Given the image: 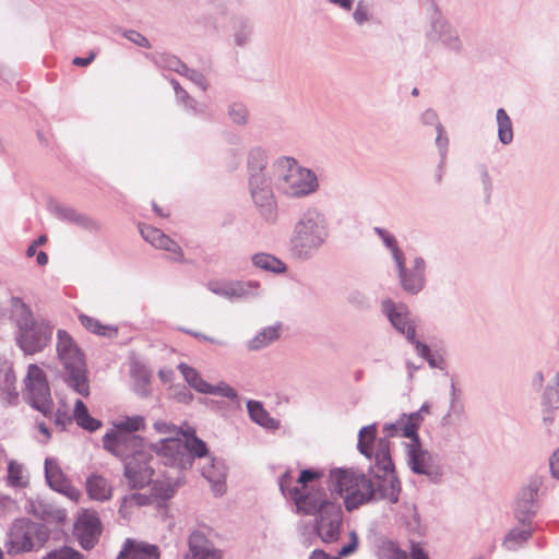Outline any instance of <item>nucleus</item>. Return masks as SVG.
I'll use <instances>...</instances> for the list:
<instances>
[{"mask_svg":"<svg viewBox=\"0 0 559 559\" xmlns=\"http://www.w3.org/2000/svg\"><path fill=\"white\" fill-rule=\"evenodd\" d=\"M374 463L382 475L377 474L378 486L374 488L370 478L353 469H334L331 472L332 481L344 495L345 506L352 511L367 502L386 499L396 503L400 493V481L394 475V465L390 454V443L380 440L377 445Z\"/></svg>","mask_w":559,"mask_h":559,"instance_id":"1","label":"nucleus"},{"mask_svg":"<svg viewBox=\"0 0 559 559\" xmlns=\"http://www.w3.org/2000/svg\"><path fill=\"white\" fill-rule=\"evenodd\" d=\"M323 477L320 469H302L297 483L292 487V471L287 469L280 478L281 491L289 497L299 512L307 515H319L337 504L324 488L317 487L318 481Z\"/></svg>","mask_w":559,"mask_h":559,"instance_id":"2","label":"nucleus"},{"mask_svg":"<svg viewBox=\"0 0 559 559\" xmlns=\"http://www.w3.org/2000/svg\"><path fill=\"white\" fill-rule=\"evenodd\" d=\"M57 356L63 367L64 382L82 396L90 395L88 370L84 353L72 336L59 330L57 333Z\"/></svg>","mask_w":559,"mask_h":559,"instance_id":"3","label":"nucleus"},{"mask_svg":"<svg viewBox=\"0 0 559 559\" xmlns=\"http://www.w3.org/2000/svg\"><path fill=\"white\" fill-rule=\"evenodd\" d=\"M275 174L283 192L292 197L309 194L318 187L314 174L300 167L295 159L289 157H283L276 162Z\"/></svg>","mask_w":559,"mask_h":559,"instance_id":"4","label":"nucleus"},{"mask_svg":"<svg viewBox=\"0 0 559 559\" xmlns=\"http://www.w3.org/2000/svg\"><path fill=\"white\" fill-rule=\"evenodd\" d=\"M23 383L24 395L31 405L45 416L50 415L53 403L45 371L36 364L28 365Z\"/></svg>","mask_w":559,"mask_h":559,"instance_id":"5","label":"nucleus"},{"mask_svg":"<svg viewBox=\"0 0 559 559\" xmlns=\"http://www.w3.org/2000/svg\"><path fill=\"white\" fill-rule=\"evenodd\" d=\"M46 536L40 526L27 519L16 520L5 544L9 555H19L31 551L36 545L41 546Z\"/></svg>","mask_w":559,"mask_h":559,"instance_id":"6","label":"nucleus"},{"mask_svg":"<svg viewBox=\"0 0 559 559\" xmlns=\"http://www.w3.org/2000/svg\"><path fill=\"white\" fill-rule=\"evenodd\" d=\"M325 233L314 214L305 215L295 227V235L292 239L293 249L298 254H307L311 249L318 248Z\"/></svg>","mask_w":559,"mask_h":559,"instance_id":"7","label":"nucleus"},{"mask_svg":"<svg viewBox=\"0 0 559 559\" xmlns=\"http://www.w3.org/2000/svg\"><path fill=\"white\" fill-rule=\"evenodd\" d=\"M250 191L255 205L266 222H274L277 216V206L265 175L260 173L251 174Z\"/></svg>","mask_w":559,"mask_h":559,"instance_id":"8","label":"nucleus"},{"mask_svg":"<svg viewBox=\"0 0 559 559\" xmlns=\"http://www.w3.org/2000/svg\"><path fill=\"white\" fill-rule=\"evenodd\" d=\"M176 486L170 481L154 480L152 493L150 496L142 493H131L122 499L119 512L124 519L131 518L135 510L151 504L153 499L167 500L173 497Z\"/></svg>","mask_w":559,"mask_h":559,"instance_id":"9","label":"nucleus"},{"mask_svg":"<svg viewBox=\"0 0 559 559\" xmlns=\"http://www.w3.org/2000/svg\"><path fill=\"white\" fill-rule=\"evenodd\" d=\"M103 444L108 452L124 461L135 456L138 450H146L141 437L112 429L103 437Z\"/></svg>","mask_w":559,"mask_h":559,"instance_id":"10","label":"nucleus"},{"mask_svg":"<svg viewBox=\"0 0 559 559\" xmlns=\"http://www.w3.org/2000/svg\"><path fill=\"white\" fill-rule=\"evenodd\" d=\"M151 454L147 450H138L136 455L127 460L124 476L128 485L133 489H142L152 481L153 468L148 465Z\"/></svg>","mask_w":559,"mask_h":559,"instance_id":"11","label":"nucleus"},{"mask_svg":"<svg viewBox=\"0 0 559 559\" xmlns=\"http://www.w3.org/2000/svg\"><path fill=\"white\" fill-rule=\"evenodd\" d=\"M52 329L43 323L35 322L29 326L20 330L17 343L21 349L27 355L41 352L50 342Z\"/></svg>","mask_w":559,"mask_h":559,"instance_id":"12","label":"nucleus"},{"mask_svg":"<svg viewBox=\"0 0 559 559\" xmlns=\"http://www.w3.org/2000/svg\"><path fill=\"white\" fill-rule=\"evenodd\" d=\"M102 532L100 521L95 512L84 511L74 527L75 536L84 549H92Z\"/></svg>","mask_w":559,"mask_h":559,"instance_id":"13","label":"nucleus"},{"mask_svg":"<svg viewBox=\"0 0 559 559\" xmlns=\"http://www.w3.org/2000/svg\"><path fill=\"white\" fill-rule=\"evenodd\" d=\"M178 369L180 370L189 385L200 393L215 394L228 399H235L237 396L236 391L228 384L219 383L217 385H211L201 378V376L195 369L189 367L186 364H180L178 366Z\"/></svg>","mask_w":559,"mask_h":559,"instance_id":"14","label":"nucleus"},{"mask_svg":"<svg viewBox=\"0 0 559 559\" xmlns=\"http://www.w3.org/2000/svg\"><path fill=\"white\" fill-rule=\"evenodd\" d=\"M342 524V510L337 503L318 515L316 530L324 543L335 542L340 536Z\"/></svg>","mask_w":559,"mask_h":559,"instance_id":"15","label":"nucleus"},{"mask_svg":"<svg viewBox=\"0 0 559 559\" xmlns=\"http://www.w3.org/2000/svg\"><path fill=\"white\" fill-rule=\"evenodd\" d=\"M189 551L183 559H222L223 554L213 547L206 533L202 530L193 531L188 539Z\"/></svg>","mask_w":559,"mask_h":559,"instance_id":"16","label":"nucleus"},{"mask_svg":"<svg viewBox=\"0 0 559 559\" xmlns=\"http://www.w3.org/2000/svg\"><path fill=\"white\" fill-rule=\"evenodd\" d=\"M141 235L156 249L170 252L174 261L181 263L186 262L181 247L160 229L153 226H143L141 228Z\"/></svg>","mask_w":559,"mask_h":559,"instance_id":"17","label":"nucleus"},{"mask_svg":"<svg viewBox=\"0 0 559 559\" xmlns=\"http://www.w3.org/2000/svg\"><path fill=\"white\" fill-rule=\"evenodd\" d=\"M421 425L420 413H412L409 415H402L395 423L388 424L383 430L386 437H405L409 438L413 442L418 441V429Z\"/></svg>","mask_w":559,"mask_h":559,"instance_id":"18","label":"nucleus"},{"mask_svg":"<svg viewBox=\"0 0 559 559\" xmlns=\"http://www.w3.org/2000/svg\"><path fill=\"white\" fill-rule=\"evenodd\" d=\"M158 546L144 540L127 538L117 559H159Z\"/></svg>","mask_w":559,"mask_h":559,"instance_id":"19","label":"nucleus"},{"mask_svg":"<svg viewBox=\"0 0 559 559\" xmlns=\"http://www.w3.org/2000/svg\"><path fill=\"white\" fill-rule=\"evenodd\" d=\"M397 266L400 270L401 284L404 290L412 294L418 293L424 286V260L416 258L412 270L405 269L404 260L402 261V264H397Z\"/></svg>","mask_w":559,"mask_h":559,"instance_id":"20","label":"nucleus"},{"mask_svg":"<svg viewBox=\"0 0 559 559\" xmlns=\"http://www.w3.org/2000/svg\"><path fill=\"white\" fill-rule=\"evenodd\" d=\"M382 307L393 326L405 334L409 341H413L416 336V331L413 323L408 320L407 311L402 307L397 308L390 299L384 300Z\"/></svg>","mask_w":559,"mask_h":559,"instance_id":"21","label":"nucleus"},{"mask_svg":"<svg viewBox=\"0 0 559 559\" xmlns=\"http://www.w3.org/2000/svg\"><path fill=\"white\" fill-rule=\"evenodd\" d=\"M154 449L169 464L183 465L186 462L190 464V457L185 453L183 442L178 437L166 438Z\"/></svg>","mask_w":559,"mask_h":559,"instance_id":"22","label":"nucleus"},{"mask_svg":"<svg viewBox=\"0 0 559 559\" xmlns=\"http://www.w3.org/2000/svg\"><path fill=\"white\" fill-rule=\"evenodd\" d=\"M407 456L408 464L413 472L417 474H429L431 456L427 451L420 448L419 440L408 445Z\"/></svg>","mask_w":559,"mask_h":559,"instance_id":"23","label":"nucleus"},{"mask_svg":"<svg viewBox=\"0 0 559 559\" xmlns=\"http://www.w3.org/2000/svg\"><path fill=\"white\" fill-rule=\"evenodd\" d=\"M86 491L90 498L105 501L111 498L112 487L104 476L93 474L86 480Z\"/></svg>","mask_w":559,"mask_h":559,"instance_id":"24","label":"nucleus"},{"mask_svg":"<svg viewBox=\"0 0 559 559\" xmlns=\"http://www.w3.org/2000/svg\"><path fill=\"white\" fill-rule=\"evenodd\" d=\"M381 439L377 440V427L374 425L362 427L358 436V449L366 457L374 459L377 445ZM388 443L389 441L384 439Z\"/></svg>","mask_w":559,"mask_h":559,"instance_id":"25","label":"nucleus"},{"mask_svg":"<svg viewBox=\"0 0 559 559\" xmlns=\"http://www.w3.org/2000/svg\"><path fill=\"white\" fill-rule=\"evenodd\" d=\"M11 318L19 330L36 322L29 307L19 297H12L11 299Z\"/></svg>","mask_w":559,"mask_h":559,"instance_id":"26","label":"nucleus"},{"mask_svg":"<svg viewBox=\"0 0 559 559\" xmlns=\"http://www.w3.org/2000/svg\"><path fill=\"white\" fill-rule=\"evenodd\" d=\"M73 417L80 427L88 431H95L102 426L99 420L88 414L87 407L81 400L75 402Z\"/></svg>","mask_w":559,"mask_h":559,"instance_id":"27","label":"nucleus"},{"mask_svg":"<svg viewBox=\"0 0 559 559\" xmlns=\"http://www.w3.org/2000/svg\"><path fill=\"white\" fill-rule=\"evenodd\" d=\"M182 436L185 437V453L188 451L192 456L203 457L207 454L206 444L195 436L193 428H187Z\"/></svg>","mask_w":559,"mask_h":559,"instance_id":"28","label":"nucleus"},{"mask_svg":"<svg viewBox=\"0 0 559 559\" xmlns=\"http://www.w3.org/2000/svg\"><path fill=\"white\" fill-rule=\"evenodd\" d=\"M45 472L47 481L52 489L64 488L68 480L55 460L47 459L45 461Z\"/></svg>","mask_w":559,"mask_h":559,"instance_id":"29","label":"nucleus"},{"mask_svg":"<svg viewBox=\"0 0 559 559\" xmlns=\"http://www.w3.org/2000/svg\"><path fill=\"white\" fill-rule=\"evenodd\" d=\"M79 320L81 324L90 332L102 335L112 337L117 335V329L110 325L102 324L97 319L88 317L86 314H80Z\"/></svg>","mask_w":559,"mask_h":559,"instance_id":"30","label":"nucleus"},{"mask_svg":"<svg viewBox=\"0 0 559 559\" xmlns=\"http://www.w3.org/2000/svg\"><path fill=\"white\" fill-rule=\"evenodd\" d=\"M538 490L537 484H532L528 487L524 488L518 499V518L523 521L522 516H526L531 508L533 507L534 499L536 497Z\"/></svg>","mask_w":559,"mask_h":559,"instance_id":"31","label":"nucleus"},{"mask_svg":"<svg viewBox=\"0 0 559 559\" xmlns=\"http://www.w3.org/2000/svg\"><path fill=\"white\" fill-rule=\"evenodd\" d=\"M145 419L143 416L135 415L124 417L114 424L112 430L124 432L126 435H134V432L144 429Z\"/></svg>","mask_w":559,"mask_h":559,"instance_id":"32","label":"nucleus"},{"mask_svg":"<svg viewBox=\"0 0 559 559\" xmlns=\"http://www.w3.org/2000/svg\"><path fill=\"white\" fill-rule=\"evenodd\" d=\"M498 135L503 144H509L513 140L512 122L504 109L497 110Z\"/></svg>","mask_w":559,"mask_h":559,"instance_id":"33","label":"nucleus"},{"mask_svg":"<svg viewBox=\"0 0 559 559\" xmlns=\"http://www.w3.org/2000/svg\"><path fill=\"white\" fill-rule=\"evenodd\" d=\"M253 264L260 269L281 273L285 271V264L277 258L266 254L259 253L252 258Z\"/></svg>","mask_w":559,"mask_h":559,"instance_id":"34","label":"nucleus"},{"mask_svg":"<svg viewBox=\"0 0 559 559\" xmlns=\"http://www.w3.org/2000/svg\"><path fill=\"white\" fill-rule=\"evenodd\" d=\"M280 337V326H269L260 332L249 344L252 350L267 346Z\"/></svg>","mask_w":559,"mask_h":559,"instance_id":"35","label":"nucleus"},{"mask_svg":"<svg viewBox=\"0 0 559 559\" xmlns=\"http://www.w3.org/2000/svg\"><path fill=\"white\" fill-rule=\"evenodd\" d=\"M248 411L252 420L263 427H273L274 420L270 417L269 413L262 407L259 402L249 401Z\"/></svg>","mask_w":559,"mask_h":559,"instance_id":"36","label":"nucleus"},{"mask_svg":"<svg viewBox=\"0 0 559 559\" xmlns=\"http://www.w3.org/2000/svg\"><path fill=\"white\" fill-rule=\"evenodd\" d=\"M8 484L12 487H25L27 485L24 468L15 461H11L8 465Z\"/></svg>","mask_w":559,"mask_h":559,"instance_id":"37","label":"nucleus"},{"mask_svg":"<svg viewBox=\"0 0 559 559\" xmlns=\"http://www.w3.org/2000/svg\"><path fill=\"white\" fill-rule=\"evenodd\" d=\"M380 559H408L406 551L400 549L394 543L385 542L378 550Z\"/></svg>","mask_w":559,"mask_h":559,"instance_id":"38","label":"nucleus"},{"mask_svg":"<svg viewBox=\"0 0 559 559\" xmlns=\"http://www.w3.org/2000/svg\"><path fill=\"white\" fill-rule=\"evenodd\" d=\"M532 535L530 528L511 530L503 540L507 549H513L516 545L526 542Z\"/></svg>","mask_w":559,"mask_h":559,"instance_id":"39","label":"nucleus"},{"mask_svg":"<svg viewBox=\"0 0 559 559\" xmlns=\"http://www.w3.org/2000/svg\"><path fill=\"white\" fill-rule=\"evenodd\" d=\"M40 559H86V557L72 547L63 546L47 552Z\"/></svg>","mask_w":559,"mask_h":559,"instance_id":"40","label":"nucleus"},{"mask_svg":"<svg viewBox=\"0 0 559 559\" xmlns=\"http://www.w3.org/2000/svg\"><path fill=\"white\" fill-rule=\"evenodd\" d=\"M376 230L382 237L386 247L392 250L393 258L396 261V263L402 264V261L404 260V255H403V252L399 249L395 238L392 235L385 234V231L382 229L377 228Z\"/></svg>","mask_w":559,"mask_h":559,"instance_id":"41","label":"nucleus"},{"mask_svg":"<svg viewBox=\"0 0 559 559\" xmlns=\"http://www.w3.org/2000/svg\"><path fill=\"white\" fill-rule=\"evenodd\" d=\"M545 401L552 408L559 407V373L556 377L555 383L547 388Z\"/></svg>","mask_w":559,"mask_h":559,"instance_id":"42","label":"nucleus"},{"mask_svg":"<svg viewBox=\"0 0 559 559\" xmlns=\"http://www.w3.org/2000/svg\"><path fill=\"white\" fill-rule=\"evenodd\" d=\"M153 427L158 433L175 435L176 437L182 436V432L185 431L182 428H178L174 424L164 420L155 421Z\"/></svg>","mask_w":559,"mask_h":559,"instance_id":"43","label":"nucleus"},{"mask_svg":"<svg viewBox=\"0 0 559 559\" xmlns=\"http://www.w3.org/2000/svg\"><path fill=\"white\" fill-rule=\"evenodd\" d=\"M69 218L71 221L76 222L79 225H81L85 228L95 229L98 227L97 222H95L94 219H92L90 217L76 214L74 211L69 212Z\"/></svg>","mask_w":559,"mask_h":559,"instance_id":"44","label":"nucleus"},{"mask_svg":"<svg viewBox=\"0 0 559 559\" xmlns=\"http://www.w3.org/2000/svg\"><path fill=\"white\" fill-rule=\"evenodd\" d=\"M126 37L129 40L133 41L134 44H136L141 47H144V48L151 47L148 40L142 34H140L135 31H129L128 33H126Z\"/></svg>","mask_w":559,"mask_h":559,"instance_id":"45","label":"nucleus"},{"mask_svg":"<svg viewBox=\"0 0 559 559\" xmlns=\"http://www.w3.org/2000/svg\"><path fill=\"white\" fill-rule=\"evenodd\" d=\"M230 116L236 123H243L247 118V110L242 106H234Z\"/></svg>","mask_w":559,"mask_h":559,"instance_id":"46","label":"nucleus"},{"mask_svg":"<svg viewBox=\"0 0 559 559\" xmlns=\"http://www.w3.org/2000/svg\"><path fill=\"white\" fill-rule=\"evenodd\" d=\"M350 544L344 546L340 551H338V556L341 557H346L348 555H350L352 552L355 551V549L357 548V543H358V538H357V535L356 533L352 532L350 533Z\"/></svg>","mask_w":559,"mask_h":559,"instance_id":"47","label":"nucleus"},{"mask_svg":"<svg viewBox=\"0 0 559 559\" xmlns=\"http://www.w3.org/2000/svg\"><path fill=\"white\" fill-rule=\"evenodd\" d=\"M57 491H60L64 493L69 499L78 502L81 498V492L75 487L71 486L69 481L66 484L63 489H58Z\"/></svg>","mask_w":559,"mask_h":559,"instance_id":"48","label":"nucleus"},{"mask_svg":"<svg viewBox=\"0 0 559 559\" xmlns=\"http://www.w3.org/2000/svg\"><path fill=\"white\" fill-rule=\"evenodd\" d=\"M411 342H412L413 344H415V347H416L417 353H418L421 357L426 358V359L430 362V365H431V366H433V361H432V359L430 358V349H429V347H428L426 344H423V343H420V342L416 341L415 338H414L413 341H411Z\"/></svg>","mask_w":559,"mask_h":559,"instance_id":"49","label":"nucleus"},{"mask_svg":"<svg viewBox=\"0 0 559 559\" xmlns=\"http://www.w3.org/2000/svg\"><path fill=\"white\" fill-rule=\"evenodd\" d=\"M3 378H4V388L7 390H11L12 388H14V384L16 382V376H15L14 370L11 367H9L4 370Z\"/></svg>","mask_w":559,"mask_h":559,"instance_id":"50","label":"nucleus"},{"mask_svg":"<svg viewBox=\"0 0 559 559\" xmlns=\"http://www.w3.org/2000/svg\"><path fill=\"white\" fill-rule=\"evenodd\" d=\"M354 19L358 24H362L368 20V11L367 8L359 2L355 12H354Z\"/></svg>","mask_w":559,"mask_h":559,"instance_id":"51","label":"nucleus"},{"mask_svg":"<svg viewBox=\"0 0 559 559\" xmlns=\"http://www.w3.org/2000/svg\"><path fill=\"white\" fill-rule=\"evenodd\" d=\"M550 471L552 476L559 479V448L551 455Z\"/></svg>","mask_w":559,"mask_h":559,"instance_id":"52","label":"nucleus"},{"mask_svg":"<svg viewBox=\"0 0 559 559\" xmlns=\"http://www.w3.org/2000/svg\"><path fill=\"white\" fill-rule=\"evenodd\" d=\"M412 559H429L428 555L424 551L419 544H413L411 548Z\"/></svg>","mask_w":559,"mask_h":559,"instance_id":"53","label":"nucleus"},{"mask_svg":"<svg viewBox=\"0 0 559 559\" xmlns=\"http://www.w3.org/2000/svg\"><path fill=\"white\" fill-rule=\"evenodd\" d=\"M95 57H96V53L91 52L87 58L75 57L73 59L72 63L78 67H86L95 59Z\"/></svg>","mask_w":559,"mask_h":559,"instance_id":"54","label":"nucleus"},{"mask_svg":"<svg viewBox=\"0 0 559 559\" xmlns=\"http://www.w3.org/2000/svg\"><path fill=\"white\" fill-rule=\"evenodd\" d=\"M310 559H340L338 557H331L323 550H314Z\"/></svg>","mask_w":559,"mask_h":559,"instance_id":"55","label":"nucleus"},{"mask_svg":"<svg viewBox=\"0 0 559 559\" xmlns=\"http://www.w3.org/2000/svg\"><path fill=\"white\" fill-rule=\"evenodd\" d=\"M36 261L38 265L44 266L48 263V255L46 252L40 251L37 253Z\"/></svg>","mask_w":559,"mask_h":559,"instance_id":"56","label":"nucleus"},{"mask_svg":"<svg viewBox=\"0 0 559 559\" xmlns=\"http://www.w3.org/2000/svg\"><path fill=\"white\" fill-rule=\"evenodd\" d=\"M332 3L338 4L345 10H350L353 0H330Z\"/></svg>","mask_w":559,"mask_h":559,"instance_id":"57","label":"nucleus"},{"mask_svg":"<svg viewBox=\"0 0 559 559\" xmlns=\"http://www.w3.org/2000/svg\"><path fill=\"white\" fill-rule=\"evenodd\" d=\"M159 378L163 382H169L173 378V371L171 370H160L159 371Z\"/></svg>","mask_w":559,"mask_h":559,"instance_id":"58","label":"nucleus"},{"mask_svg":"<svg viewBox=\"0 0 559 559\" xmlns=\"http://www.w3.org/2000/svg\"><path fill=\"white\" fill-rule=\"evenodd\" d=\"M38 429L46 437V439L50 438V432L44 423L38 424Z\"/></svg>","mask_w":559,"mask_h":559,"instance_id":"59","label":"nucleus"},{"mask_svg":"<svg viewBox=\"0 0 559 559\" xmlns=\"http://www.w3.org/2000/svg\"><path fill=\"white\" fill-rule=\"evenodd\" d=\"M46 242H47V237L45 235H41L33 243L37 247V246H41Z\"/></svg>","mask_w":559,"mask_h":559,"instance_id":"60","label":"nucleus"},{"mask_svg":"<svg viewBox=\"0 0 559 559\" xmlns=\"http://www.w3.org/2000/svg\"><path fill=\"white\" fill-rule=\"evenodd\" d=\"M36 253V246L34 243H32L27 250H26V254L27 257H33L34 254Z\"/></svg>","mask_w":559,"mask_h":559,"instance_id":"61","label":"nucleus"},{"mask_svg":"<svg viewBox=\"0 0 559 559\" xmlns=\"http://www.w3.org/2000/svg\"><path fill=\"white\" fill-rule=\"evenodd\" d=\"M417 413H420L421 420H423L424 419V415L429 413V406L428 405H423Z\"/></svg>","mask_w":559,"mask_h":559,"instance_id":"62","label":"nucleus"},{"mask_svg":"<svg viewBox=\"0 0 559 559\" xmlns=\"http://www.w3.org/2000/svg\"><path fill=\"white\" fill-rule=\"evenodd\" d=\"M191 399L192 396L189 393L181 394V396L178 397L180 402H189Z\"/></svg>","mask_w":559,"mask_h":559,"instance_id":"63","label":"nucleus"},{"mask_svg":"<svg viewBox=\"0 0 559 559\" xmlns=\"http://www.w3.org/2000/svg\"><path fill=\"white\" fill-rule=\"evenodd\" d=\"M536 382L538 383V385H542L544 382V376L540 372L536 374Z\"/></svg>","mask_w":559,"mask_h":559,"instance_id":"64","label":"nucleus"}]
</instances>
